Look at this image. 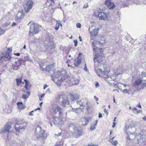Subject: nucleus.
<instances>
[{
    "label": "nucleus",
    "instance_id": "obj_1",
    "mask_svg": "<svg viewBox=\"0 0 146 146\" xmlns=\"http://www.w3.org/2000/svg\"><path fill=\"white\" fill-rule=\"evenodd\" d=\"M93 50L96 52L94 59L95 71L99 76L103 77L104 75L108 74L109 72L108 68H104V70H101L98 68L100 63L101 62V59L103 57V50L102 49L100 48H96L95 50Z\"/></svg>",
    "mask_w": 146,
    "mask_h": 146
},
{
    "label": "nucleus",
    "instance_id": "obj_2",
    "mask_svg": "<svg viewBox=\"0 0 146 146\" xmlns=\"http://www.w3.org/2000/svg\"><path fill=\"white\" fill-rule=\"evenodd\" d=\"M51 78L58 86H60L62 82H68L71 80L70 76L64 70L58 71L56 74L52 75Z\"/></svg>",
    "mask_w": 146,
    "mask_h": 146
},
{
    "label": "nucleus",
    "instance_id": "obj_3",
    "mask_svg": "<svg viewBox=\"0 0 146 146\" xmlns=\"http://www.w3.org/2000/svg\"><path fill=\"white\" fill-rule=\"evenodd\" d=\"M140 77L133 84L132 89L133 91L140 90L146 87V74L145 73L142 72L140 75Z\"/></svg>",
    "mask_w": 146,
    "mask_h": 146
},
{
    "label": "nucleus",
    "instance_id": "obj_4",
    "mask_svg": "<svg viewBox=\"0 0 146 146\" xmlns=\"http://www.w3.org/2000/svg\"><path fill=\"white\" fill-rule=\"evenodd\" d=\"M69 128L70 130L75 138H78L82 135V130L75 126L73 123H71L69 125Z\"/></svg>",
    "mask_w": 146,
    "mask_h": 146
},
{
    "label": "nucleus",
    "instance_id": "obj_5",
    "mask_svg": "<svg viewBox=\"0 0 146 146\" xmlns=\"http://www.w3.org/2000/svg\"><path fill=\"white\" fill-rule=\"evenodd\" d=\"M56 99L60 105L64 107L69 104L68 99L63 94H58Z\"/></svg>",
    "mask_w": 146,
    "mask_h": 146
},
{
    "label": "nucleus",
    "instance_id": "obj_6",
    "mask_svg": "<svg viewBox=\"0 0 146 146\" xmlns=\"http://www.w3.org/2000/svg\"><path fill=\"white\" fill-rule=\"evenodd\" d=\"M92 42L93 50H95L96 48H99L98 47L103 45L106 42L104 37H102L101 38L97 40H94L93 41L90 40Z\"/></svg>",
    "mask_w": 146,
    "mask_h": 146
},
{
    "label": "nucleus",
    "instance_id": "obj_7",
    "mask_svg": "<svg viewBox=\"0 0 146 146\" xmlns=\"http://www.w3.org/2000/svg\"><path fill=\"white\" fill-rule=\"evenodd\" d=\"M36 136L37 139L40 138H46L47 137L46 133H45L44 130L42 129L41 127L38 126L35 129Z\"/></svg>",
    "mask_w": 146,
    "mask_h": 146
},
{
    "label": "nucleus",
    "instance_id": "obj_8",
    "mask_svg": "<svg viewBox=\"0 0 146 146\" xmlns=\"http://www.w3.org/2000/svg\"><path fill=\"white\" fill-rule=\"evenodd\" d=\"M33 2L31 0H25L24 6L25 12L28 13L33 7Z\"/></svg>",
    "mask_w": 146,
    "mask_h": 146
},
{
    "label": "nucleus",
    "instance_id": "obj_9",
    "mask_svg": "<svg viewBox=\"0 0 146 146\" xmlns=\"http://www.w3.org/2000/svg\"><path fill=\"white\" fill-rule=\"evenodd\" d=\"M26 123L25 122L19 121L16 122L15 126V128L17 132H19L21 130L25 129Z\"/></svg>",
    "mask_w": 146,
    "mask_h": 146
},
{
    "label": "nucleus",
    "instance_id": "obj_10",
    "mask_svg": "<svg viewBox=\"0 0 146 146\" xmlns=\"http://www.w3.org/2000/svg\"><path fill=\"white\" fill-rule=\"evenodd\" d=\"M95 15L96 17H98L100 20H106L107 19L108 15L107 13L100 12H94Z\"/></svg>",
    "mask_w": 146,
    "mask_h": 146
},
{
    "label": "nucleus",
    "instance_id": "obj_11",
    "mask_svg": "<svg viewBox=\"0 0 146 146\" xmlns=\"http://www.w3.org/2000/svg\"><path fill=\"white\" fill-rule=\"evenodd\" d=\"M40 26L37 24H32L30 27L29 33L33 35L38 33L39 31Z\"/></svg>",
    "mask_w": 146,
    "mask_h": 146
},
{
    "label": "nucleus",
    "instance_id": "obj_12",
    "mask_svg": "<svg viewBox=\"0 0 146 146\" xmlns=\"http://www.w3.org/2000/svg\"><path fill=\"white\" fill-rule=\"evenodd\" d=\"M94 27L92 26L88 29L90 31L91 36V41L94 39V37L97 36L98 34V30L96 28H94Z\"/></svg>",
    "mask_w": 146,
    "mask_h": 146
},
{
    "label": "nucleus",
    "instance_id": "obj_13",
    "mask_svg": "<svg viewBox=\"0 0 146 146\" xmlns=\"http://www.w3.org/2000/svg\"><path fill=\"white\" fill-rule=\"evenodd\" d=\"M52 110L54 113H58L61 115L62 114V109L59 106L56 105H53L52 106Z\"/></svg>",
    "mask_w": 146,
    "mask_h": 146
},
{
    "label": "nucleus",
    "instance_id": "obj_14",
    "mask_svg": "<svg viewBox=\"0 0 146 146\" xmlns=\"http://www.w3.org/2000/svg\"><path fill=\"white\" fill-rule=\"evenodd\" d=\"M76 103L78 105L79 104L80 107H86V109L88 110L89 108V106L88 105L87 101L84 99H82L80 101H77Z\"/></svg>",
    "mask_w": 146,
    "mask_h": 146
},
{
    "label": "nucleus",
    "instance_id": "obj_15",
    "mask_svg": "<svg viewBox=\"0 0 146 146\" xmlns=\"http://www.w3.org/2000/svg\"><path fill=\"white\" fill-rule=\"evenodd\" d=\"M13 128L8 123H6L4 129L2 131V133H10L12 131Z\"/></svg>",
    "mask_w": 146,
    "mask_h": 146
},
{
    "label": "nucleus",
    "instance_id": "obj_16",
    "mask_svg": "<svg viewBox=\"0 0 146 146\" xmlns=\"http://www.w3.org/2000/svg\"><path fill=\"white\" fill-rule=\"evenodd\" d=\"M83 56L82 54H79L78 57L75 60L74 65L75 66H77L80 64Z\"/></svg>",
    "mask_w": 146,
    "mask_h": 146
},
{
    "label": "nucleus",
    "instance_id": "obj_17",
    "mask_svg": "<svg viewBox=\"0 0 146 146\" xmlns=\"http://www.w3.org/2000/svg\"><path fill=\"white\" fill-rule=\"evenodd\" d=\"M105 4L110 9H113L114 8V4L111 1V0H106Z\"/></svg>",
    "mask_w": 146,
    "mask_h": 146
},
{
    "label": "nucleus",
    "instance_id": "obj_18",
    "mask_svg": "<svg viewBox=\"0 0 146 146\" xmlns=\"http://www.w3.org/2000/svg\"><path fill=\"white\" fill-rule=\"evenodd\" d=\"M90 119V117H89L81 119V121L82 123V125H87Z\"/></svg>",
    "mask_w": 146,
    "mask_h": 146
},
{
    "label": "nucleus",
    "instance_id": "obj_19",
    "mask_svg": "<svg viewBox=\"0 0 146 146\" xmlns=\"http://www.w3.org/2000/svg\"><path fill=\"white\" fill-rule=\"evenodd\" d=\"M11 58V56L10 55V54L9 52H6L5 54V55L3 56H2L0 58L1 60L2 59H4L5 58H6V60L9 61L10 60V58Z\"/></svg>",
    "mask_w": 146,
    "mask_h": 146
},
{
    "label": "nucleus",
    "instance_id": "obj_20",
    "mask_svg": "<svg viewBox=\"0 0 146 146\" xmlns=\"http://www.w3.org/2000/svg\"><path fill=\"white\" fill-rule=\"evenodd\" d=\"M70 95L71 96V99L72 101H75L79 99V96L76 94H70Z\"/></svg>",
    "mask_w": 146,
    "mask_h": 146
},
{
    "label": "nucleus",
    "instance_id": "obj_21",
    "mask_svg": "<svg viewBox=\"0 0 146 146\" xmlns=\"http://www.w3.org/2000/svg\"><path fill=\"white\" fill-rule=\"evenodd\" d=\"M113 72L114 75L116 76V75L117 76L120 74L122 72V71L120 68H118L117 69H114L113 70Z\"/></svg>",
    "mask_w": 146,
    "mask_h": 146
},
{
    "label": "nucleus",
    "instance_id": "obj_22",
    "mask_svg": "<svg viewBox=\"0 0 146 146\" xmlns=\"http://www.w3.org/2000/svg\"><path fill=\"white\" fill-rule=\"evenodd\" d=\"M47 2L46 4L47 6L53 5L54 4V0H46Z\"/></svg>",
    "mask_w": 146,
    "mask_h": 146
},
{
    "label": "nucleus",
    "instance_id": "obj_23",
    "mask_svg": "<svg viewBox=\"0 0 146 146\" xmlns=\"http://www.w3.org/2000/svg\"><path fill=\"white\" fill-rule=\"evenodd\" d=\"M24 15L23 13V11H21L20 12H19L17 15V20H20L22 19L23 18Z\"/></svg>",
    "mask_w": 146,
    "mask_h": 146
},
{
    "label": "nucleus",
    "instance_id": "obj_24",
    "mask_svg": "<svg viewBox=\"0 0 146 146\" xmlns=\"http://www.w3.org/2000/svg\"><path fill=\"white\" fill-rule=\"evenodd\" d=\"M52 119H53V123L54 124H58L59 123L60 120L59 118L53 117Z\"/></svg>",
    "mask_w": 146,
    "mask_h": 146
},
{
    "label": "nucleus",
    "instance_id": "obj_25",
    "mask_svg": "<svg viewBox=\"0 0 146 146\" xmlns=\"http://www.w3.org/2000/svg\"><path fill=\"white\" fill-rule=\"evenodd\" d=\"M24 81L25 83V87L27 90H28L30 88L31 86L29 84V83L28 81L26 80H24Z\"/></svg>",
    "mask_w": 146,
    "mask_h": 146
},
{
    "label": "nucleus",
    "instance_id": "obj_26",
    "mask_svg": "<svg viewBox=\"0 0 146 146\" xmlns=\"http://www.w3.org/2000/svg\"><path fill=\"white\" fill-rule=\"evenodd\" d=\"M17 104L18 108L20 110L23 109L25 108L22 102H19L17 103Z\"/></svg>",
    "mask_w": 146,
    "mask_h": 146
},
{
    "label": "nucleus",
    "instance_id": "obj_27",
    "mask_svg": "<svg viewBox=\"0 0 146 146\" xmlns=\"http://www.w3.org/2000/svg\"><path fill=\"white\" fill-rule=\"evenodd\" d=\"M98 122V121L96 120L94 123L92 124L90 126V129L91 130H93L96 128V126L97 125Z\"/></svg>",
    "mask_w": 146,
    "mask_h": 146
},
{
    "label": "nucleus",
    "instance_id": "obj_28",
    "mask_svg": "<svg viewBox=\"0 0 146 146\" xmlns=\"http://www.w3.org/2000/svg\"><path fill=\"white\" fill-rule=\"evenodd\" d=\"M53 65L51 64L50 65L47 66L45 68V71H49L52 70V68L53 67Z\"/></svg>",
    "mask_w": 146,
    "mask_h": 146
},
{
    "label": "nucleus",
    "instance_id": "obj_29",
    "mask_svg": "<svg viewBox=\"0 0 146 146\" xmlns=\"http://www.w3.org/2000/svg\"><path fill=\"white\" fill-rule=\"evenodd\" d=\"M114 138V137H113L111 139H110V141L112 144L113 145L115 146L117 145L118 143L117 141H113V139Z\"/></svg>",
    "mask_w": 146,
    "mask_h": 146
},
{
    "label": "nucleus",
    "instance_id": "obj_30",
    "mask_svg": "<svg viewBox=\"0 0 146 146\" xmlns=\"http://www.w3.org/2000/svg\"><path fill=\"white\" fill-rule=\"evenodd\" d=\"M16 84L17 86H19L22 82V79L18 78L16 79Z\"/></svg>",
    "mask_w": 146,
    "mask_h": 146
},
{
    "label": "nucleus",
    "instance_id": "obj_31",
    "mask_svg": "<svg viewBox=\"0 0 146 146\" xmlns=\"http://www.w3.org/2000/svg\"><path fill=\"white\" fill-rule=\"evenodd\" d=\"M60 25V24L58 23V21H56V25L55 29L56 30H58L59 28V26Z\"/></svg>",
    "mask_w": 146,
    "mask_h": 146
},
{
    "label": "nucleus",
    "instance_id": "obj_32",
    "mask_svg": "<svg viewBox=\"0 0 146 146\" xmlns=\"http://www.w3.org/2000/svg\"><path fill=\"white\" fill-rule=\"evenodd\" d=\"M121 84V85H123V86H124L125 88H126V87H127V85H126V84H121V83H116V84H115V85L116 86H117V87L119 89H119V87H118V86H119V84Z\"/></svg>",
    "mask_w": 146,
    "mask_h": 146
},
{
    "label": "nucleus",
    "instance_id": "obj_33",
    "mask_svg": "<svg viewBox=\"0 0 146 146\" xmlns=\"http://www.w3.org/2000/svg\"><path fill=\"white\" fill-rule=\"evenodd\" d=\"M80 109V107L76 108H72V110L74 112L76 113H77V110Z\"/></svg>",
    "mask_w": 146,
    "mask_h": 146
},
{
    "label": "nucleus",
    "instance_id": "obj_34",
    "mask_svg": "<svg viewBox=\"0 0 146 146\" xmlns=\"http://www.w3.org/2000/svg\"><path fill=\"white\" fill-rule=\"evenodd\" d=\"M28 97L29 96H27L26 94L23 95L22 97V98L24 99H27Z\"/></svg>",
    "mask_w": 146,
    "mask_h": 146
},
{
    "label": "nucleus",
    "instance_id": "obj_35",
    "mask_svg": "<svg viewBox=\"0 0 146 146\" xmlns=\"http://www.w3.org/2000/svg\"><path fill=\"white\" fill-rule=\"evenodd\" d=\"M122 92L124 93H125L127 94H129V91H128L127 89H124L123 91H122Z\"/></svg>",
    "mask_w": 146,
    "mask_h": 146
},
{
    "label": "nucleus",
    "instance_id": "obj_36",
    "mask_svg": "<svg viewBox=\"0 0 146 146\" xmlns=\"http://www.w3.org/2000/svg\"><path fill=\"white\" fill-rule=\"evenodd\" d=\"M45 94H42L39 97V99L40 100H42V98L44 97Z\"/></svg>",
    "mask_w": 146,
    "mask_h": 146
},
{
    "label": "nucleus",
    "instance_id": "obj_37",
    "mask_svg": "<svg viewBox=\"0 0 146 146\" xmlns=\"http://www.w3.org/2000/svg\"><path fill=\"white\" fill-rule=\"evenodd\" d=\"M76 27L78 28H80L81 27V24L80 23H78L76 24Z\"/></svg>",
    "mask_w": 146,
    "mask_h": 146
},
{
    "label": "nucleus",
    "instance_id": "obj_38",
    "mask_svg": "<svg viewBox=\"0 0 146 146\" xmlns=\"http://www.w3.org/2000/svg\"><path fill=\"white\" fill-rule=\"evenodd\" d=\"M5 32V31L2 29L0 27V35L3 34Z\"/></svg>",
    "mask_w": 146,
    "mask_h": 146
},
{
    "label": "nucleus",
    "instance_id": "obj_39",
    "mask_svg": "<svg viewBox=\"0 0 146 146\" xmlns=\"http://www.w3.org/2000/svg\"><path fill=\"white\" fill-rule=\"evenodd\" d=\"M71 57V56L70 55H69L68 56L69 58L68 59V60H67V63L69 64V63H70V60H71V58H70H70Z\"/></svg>",
    "mask_w": 146,
    "mask_h": 146
},
{
    "label": "nucleus",
    "instance_id": "obj_40",
    "mask_svg": "<svg viewBox=\"0 0 146 146\" xmlns=\"http://www.w3.org/2000/svg\"><path fill=\"white\" fill-rule=\"evenodd\" d=\"M74 45L75 47H76L77 45V40H74Z\"/></svg>",
    "mask_w": 146,
    "mask_h": 146
},
{
    "label": "nucleus",
    "instance_id": "obj_41",
    "mask_svg": "<svg viewBox=\"0 0 146 146\" xmlns=\"http://www.w3.org/2000/svg\"><path fill=\"white\" fill-rule=\"evenodd\" d=\"M95 86L96 88H97L100 86V85L98 82H96L95 84Z\"/></svg>",
    "mask_w": 146,
    "mask_h": 146
},
{
    "label": "nucleus",
    "instance_id": "obj_42",
    "mask_svg": "<svg viewBox=\"0 0 146 146\" xmlns=\"http://www.w3.org/2000/svg\"><path fill=\"white\" fill-rule=\"evenodd\" d=\"M75 85H77L78 84V82H79V80H78V79H77L76 80H75Z\"/></svg>",
    "mask_w": 146,
    "mask_h": 146
},
{
    "label": "nucleus",
    "instance_id": "obj_43",
    "mask_svg": "<svg viewBox=\"0 0 146 146\" xmlns=\"http://www.w3.org/2000/svg\"><path fill=\"white\" fill-rule=\"evenodd\" d=\"M85 67L84 68V70H85L86 71H88V70L87 68L86 64H85Z\"/></svg>",
    "mask_w": 146,
    "mask_h": 146
},
{
    "label": "nucleus",
    "instance_id": "obj_44",
    "mask_svg": "<svg viewBox=\"0 0 146 146\" xmlns=\"http://www.w3.org/2000/svg\"><path fill=\"white\" fill-rule=\"evenodd\" d=\"M104 112L107 115L108 114V112L106 110V109H104Z\"/></svg>",
    "mask_w": 146,
    "mask_h": 146
},
{
    "label": "nucleus",
    "instance_id": "obj_45",
    "mask_svg": "<svg viewBox=\"0 0 146 146\" xmlns=\"http://www.w3.org/2000/svg\"><path fill=\"white\" fill-rule=\"evenodd\" d=\"M14 54L15 55L19 56L20 55V54L19 53H14Z\"/></svg>",
    "mask_w": 146,
    "mask_h": 146
},
{
    "label": "nucleus",
    "instance_id": "obj_46",
    "mask_svg": "<svg viewBox=\"0 0 146 146\" xmlns=\"http://www.w3.org/2000/svg\"><path fill=\"white\" fill-rule=\"evenodd\" d=\"M98 117L99 118H101L102 117V114L101 113H99V116Z\"/></svg>",
    "mask_w": 146,
    "mask_h": 146
},
{
    "label": "nucleus",
    "instance_id": "obj_47",
    "mask_svg": "<svg viewBox=\"0 0 146 146\" xmlns=\"http://www.w3.org/2000/svg\"><path fill=\"white\" fill-rule=\"evenodd\" d=\"M47 87V86L46 84H44V86L43 88L44 89H45V88Z\"/></svg>",
    "mask_w": 146,
    "mask_h": 146
},
{
    "label": "nucleus",
    "instance_id": "obj_48",
    "mask_svg": "<svg viewBox=\"0 0 146 146\" xmlns=\"http://www.w3.org/2000/svg\"><path fill=\"white\" fill-rule=\"evenodd\" d=\"M94 98L95 99H96V101H98V98H97L96 96H94Z\"/></svg>",
    "mask_w": 146,
    "mask_h": 146
},
{
    "label": "nucleus",
    "instance_id": "obj_49",
    "mask_svg": "<svg viewBox=\"0 0 146 146\" xmlns=\"http://www.w3.org/2000/svg\"><path fill=\"white\" fill-rule=\"evenodd\" d=\"M116 124V123H115V122H113V125H112V127H115V126Z\"/></svg>",
    "mask_w": 146,
    "mask_h": 146
},
{
    "label": "nucleus",
    "instance_id": "obj_50",
    "mask_svg": "<svg viewBox=\"0 0 146 146\" xmlns=\"http://www.w3.org/2000/svg\"><path fill=\"white\" fill-rule=\"evenodd\" d=\"M141 112H142L141 110H138V111H137V112L136 114H137L139 113H140Z\"/></svg>",
    "mask_w": 146,
    "mask_h": 146
},
{
    "label": "nucleus",
    "instance_id": "obj_51",
    "mask_svg": "<svg viewBox=\"0 0 146 146\" xmlns=\"http://www.w3.org/2000/svg\"><path fill=\"white\" fill-rule=\"evenodd\" d=\"M27 93L28 95V96H29L30 94V92H27Z\"/></svg>",
    "mask_w": 146,
    "mask_h": 146
},
{
    "label": "nucleus",
    "instance_id": "obj_52",
    "mask_svg": "<svg viewBox=\"0 0 146 146\" xmlns=\"http://www.w3.org/2000/svg\"><path fill=\"white\" fill-rule=\"evenodd\" d=\"M33 112V111H31L29 115H33V114L32 113Z\"/></svg>",
    "mask_w": 146,
    "mask_h": 146
},
{
    "label": "nucleus",
    "instance_id": "obj_53",
    "mask_svg": "<svg viewBox=\"0 0 146 146\" xmlns=\"http://www.w3.org/2000/svg\"><path fill=\"white\" fill-rule=\"evenodd\" d=\"M16 25V23L15 22L13 23L12 24V26H15Z\"/></svg>",
    "mask_w": 146,
    "mask_h": 146
},
{
    "label": "nucleus",
    "instance_id": "obj_54",
    "mask_svg": "<svg viewBox=\"0 0 146 146\" xmlns=\"http://www.w3.org/2000/svg\"><path fill=\"white\" fill-rule=\"evenodd\" d=\"M7 50L9 52H11L12 51L11 49L10 48H8Z\"/></svg>",
    "mask_w": 146,
    "mask_h": 146
},
{
    "label": "nucleus",
    "instance_id": "obj_55",
    "mask_svg": "<svg viewBox=\"0 0 146 146\" xmlns=\"http://www.w3.org/2000/svg\"><path fill=\"white\" fill-rule=\"evenodd\" d=\"M107 78L109 80H110L111 79H112L110 77L107 76Z\"/></svg>",
    "mask_w": 146,
    "mask_h": 146
},
{
    "label": "nucleus",
    "instance_id": "obj_56",
    "mask_svg": "<svg viewBox=\"0 0 146 146\" xmlns=\"http://www.w3.org/2000/svg\"><path fill=\"white\" fill-rule=\"evenodd\" d=\"M55 135H56L58 136H59L61 135V133H59L58 134H55Z\"/></svg>",
    "mask_w": 146,
    "mask_h": 146
},
{
    "label": "nucleus",
    "instance_id": "obj_57",
    "mask_svg": "<svg viewBox=\"0 0 146 146\" xmlns=\"http://www.w3.org/2000/svg\"><path fill=\"white\" fill-rule=\"evenodd\" d=\"M142 119L144 121H146V116L145 117H143Z\"/></svg>",
    "mask_w": 146,
    "mask_h": 146
},
{
    "label": "nucleus",
    "instance_id": "obj_58",
    "mask_svg": "<svg viewBox=\"0 0 146 146\" xmlns=\"http://www.w3.org/2000/svg\"><path fill=\"white\" fill-rule=\"evenodd\" d=\"M137 106L140 108H141V106L140 105L139 103L137 105Z\"/></svg>",
    "mask_w": 146,
    "mask_h": 146
},
{
    "label": "nucleus",
    "instance_id": "obj_59",
    "mask_svg": "<svg viewBox=\"0 0 146 146\" xmlns=\"http://www.w3.org/2000/svg\"><path fill=\"white\" fill-rule=\"evenodd\" d=\"M13 69L14 70H18V68L17 67H13Z\"/></svg>",
    "mask_w": 146,
    "mask_h": 146
},
{
    "label": "nucleus",
    "instance_id": "obj_60",
    "mask_svg": "<svg viewBox=\"0 0 146 146\" xmlns=\"http://www.w3.org/2000/svg\"><path fill=\"white\" fill-rule=\"evenodd\" d=\"M79 39H80V41H82V37H81V36H80L79 37Z\"/></svg>",
    "mask_w": 146,
    "mask_h": 146
},
{
    "label": "nucleus",
    "instance_id": "obj_61",
    "mask_svg": "<svg viewBox=\"0 0 146 146\" xmlns=\"http://www.w3.org/2000/svg\"><path fill=\"white\" fill-rule=\"evenodd\" d=\"M42 102L40 103L39 104V106H42Z\"/></svg>",
    "mask_w": 146,
    "mask_h": 146
},
{
    "label": "nucleus",
    "instance_id": "obj_62",
    "mask_svg": "<svg viewBox=\"0 0 146 146\" xmlns=\"http://www.w3.org/2000/svg\"><path fill=\"white\" fill-rule=\"evenodd\" d=\"M116 117H115L114 118V120H113V121H114L113 122H115V121H116Z\"/></svg>",
    "mask_w": 146,
    "mask_h": 146
},
{
    "label": "nucleus",
    "instance_id": "obj_63",
    "mask_svg": "<svg viewBox=\"0 0 146 146\" xmlns=\"http://www.w3.org/2000/svg\"><path fill=\"white\" fill-rule=\"evenodd\" d=\"M42 70L43 71H45V68H44L42 67Z\"/></svg>",
    "mask_w": 146,
    "mask_h": 146
},
{
    "label": "nucleus",
    "instance_id": "obj_64",
    "mask_svg": "<svg viewBox=\"0 0 146 146\" xmlns=\"http://www.w3.org/2000/svg\"><path fill=\"white\" fill-rule=\"evenodd\" d=\"M132 109H134L136 110H137V109L135 107H134V108H132Z\"/></svg>",
    "mask_w": 146,
    "mask_h": 146
}]
</instances>
